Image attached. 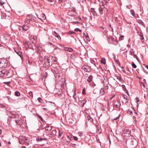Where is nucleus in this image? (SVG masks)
<instances>
[{
    "mask_svg": "<svg viewBox=\"0 0 148 148\" xmlns=\"http://www.w3.org/2000/svg\"><path fill=\"white\" fill-rule=\"evenodd\" d=\"M27 139L25 136H20L19 138V143L22 144H25L28 146L29 145V143L27 141Z\"/></svg>",
    "mask_w": 148,
    "mask_h": 148,
    "instance_id": "obj_1",
    "label": "nucleus"
},
{
    "mask_svg": "<svg viewBox=\"0 0 148 148\" xmlns=\"http://www.w3.org/2000/svg\"><path fill=\"white\" fill-rule=\"evenodd\" d=\"M8 65V61L5 59H2L0 61V68H5Z\"/></svg>",
    "mask_w": 148,
    "mask_h": 148,
    "instance_id": "obj_2",
    "label": "nucleus"
},
{
    "mask_svg": "<svg viewBox=\"0 0 148 148\" xmlns=\"http://www.w3.org/2000/svg\"><path fill=\"white\" fill-rule=\"evenodd\" d=\"M82 69L85 72H89L90 71V69L89 67L86 66H82Z\"/></svg>",
    "mask_w": 148,
    "mask_h": 148,
    "instance_id": "obj_3",
    "label": "nucleus"
},
{
    "mask_svg": "<svg viewBox=\"0 0 148 148\" xmlns=\"http://www.w3.org/2000/svg\"><path fill=\"white\" fill-rule=\"evenodd\" d=\"M130 133V131L129 130H127L126 132L125 131L124 132L123 134V136H125L126 138H127V137H129V136Z\"/></svg>",
    "mask_w": 148,
    "mask_h": 148,
    "instance_id": "obj_4",
    "label": "nucleus"
},
{
    "mask_svg": "<svg viewBox=\"0 0 148 148\" xmlns=\"http://www.w3.org/2000/svg\"><path fill=\"white\" fill-rule=\"evenodd\" d=\"M121 103L120 102H119L118 101L114 102V107L117 108H118L119 107Z\"/></svg>",
    "mask_w": 148,
    "mask_h": 148,
    "instance_id": "obj_5",
    "label": "nucleus"
},
{
    "mask_svg": "<svg viewBox=\"0 0 148 148\" xmlns=\"http://www.w3.org/2000/svg\"><path fill=\"white\" fill-rule=\"evenodd\" d=\"M90 12L92 13V14L94 16H96L97 15V13L95 10V9L93 8H91L90 9Z\"/></svg>",
    "mask_w": 148,
    "mask_h": 148,
    "instance_id": "obj_6",
    "label": "nucleus"
},
{
    "mask_svg": "<svg viewBox=\"0 0 148 148\" xmlns=\"http://www.w3.org/2000/svg\"><path fill=\"white\" fill-rule=\"evenodd\" d=\"M49 61H45V63L44 64V66L45 68H48L49 67Z\"/></svg>",
    "mask_w": 148,
    "mask_h": 148,
    "instance_id": "obj_7",
    "label": "nucleus"
},
{
    "mask_svg": "<svg viewBox=\"0 0 148 148\" xmlns=\"http://www.w3.org/2000/svg\"><path fill=\"white\" fill-rule=\"evenodd\" d=\"M15 122L17 125H21L22 124V122L21 120H16Z\"/></svg>",
    "mask_w": 148,
    "mask_h": 148,
    "instance_id": "obj_8",
    "label": "nucleus"
},
{
    "mask_svg": "<svg viewBox=\"0 0 148 148\" xmlns=\"http://www.w3.org/2000/svg\"><path fill=\"white\" fill-rule=\"evenodd\" d=\"M102 5L104 6V7L106 8L107 7L106 4L107 3V1L106 0H103L101 2Z\"/></svg>",
    "mask_w": 148,
    "mask_h": 148,
    "instance_id": "obj_9",
    "label": "nucleus"
},
{
    "mask_svg": "<svg viewBox=\"0 0 148 148\" xmlns=\"http://www.w3.org/2000/svg\"><path fill=\"white\" fill-rule=\"evenodd\" d=\"M108 39L109 41L111 42H114L115 40L112 36H110L108 37Z\"/></svg>",
    "mask_w": 148,
    "mask_h": 148,
    "instance_id": "obj_10",
    "label": "nucleus"
},
{
    "mask_svg": "<svg viewBox=\"0 0 148 148\" xmlns=\"http://www.w3.org/2000/svg\"><path fill=\"white\" fill-rule=\"evenodd\" d=\"M51 129L52 127L51 126H48L46 127L45 130L46 131H48L51 130Z\"/></svg>",
    "mask_w": 148,
    "mask_h": 148,
    "instance_id": "obj_11",
    "label": "nucleus"
},
{
    "mask_svg": "<svg viewBox=\"0 0 148 148\" xmlns=\"http://www.w3.org/2000/svg\"><path fill=\"white\" fill-rule=\"evenodd\" d=\"M99 10L100 13L101 14H102L103 13V9L100 7L99 8Z\"/></svg>",
    "mask_w": 148,
    "mask_h": 148,
    "instance_id": "obj_12",
    "label": "nucleus"
},
{
    "mask_svg": "<svg viewBox=\"0 0 148 148\" xmlns=\"http://www.w3.org/2000/svg\"><path fill=\"white\" fill-rule=\"evenodd\" d=\"M65 50L71 52L73 51V49L70 48L66 47L64 48Z\"/></svg>",
    "mask_w": 148,
    "mask_h": 148,
    "instance_id": "obj_13",
    "label": "nucleus"
},
{
    "mask_svg": "<svg viewBox=\"0 0 148 148\" xmlns=\"http://www.w3.org/2000/svg\"><path fill=\"white\" fill-rule=\"evenodd\" d=\"M0 73H1L2 74V75H3H3H5L6 73V74L7 75L8 73L6 70H2L1 71H0Z\"/></svg>",
    "mask_w": 148,
    "mask_h": 148,
    "instance_id": "obj_14",
    "label": "nucleus"
},
{
    "mask_svg": "<svg viewBox=\"0 0 148 148\" xmlns=\"http://www.w3.org/2000/svg\"><path fill=\"white\" fill-rule=\"evenodd\" d=\"M53 33L55 34H54V35L56 37H57L59 39H61L60 36L55 32H54Z\"/></svg>",
    "mask_w": 148,
    "mask_h": 148,
    "instance_id": "obj_15",
    "label": "nucleus"
},
{
    "mask_svg": "<svg viewBox=\"0 0 148 148\" xmlns=\"http://www.w3.org/2000/svg\"><path fill=\"white\" fill-rule=\"evenodd\" d=\"M92 76L91 75L88 78L87 81L88 82H90L92 80Z\"/></svg>",
    "mask_w": 148,
    "mask_h": 148,
    "instance_id": "obj_16",
    "label": "nucleus"
},
{
    "mask_svg": "<svg viewBox=\"0 0 148 148\" xmlns=\"http://www.w3.org/2000/svg\"><path fill=\"white\" fill-rule=\"evenodd\" d=\"M86 102V101H85L84 100H83L82 101H79V102H80L82 104V106L83 107L85 103Z\"/></svg>",
    "mask_w": 148,
    "mask_h": 148,
    "instance_id": "obj_17",
    "label": "nucleus"
},
{
    "mask_svg": "<svg viewBox=\"0 0 148 148\" xmlns=\"http://www.w3.org/2000/svg\"><path fill=\"white\" fill-rule=\"evenodd\" d=\"M87 117V119L90 122H92L93 121V119L90 116H88Z\"/></svg>",
    "mask_w": 148,
    "mask_h": 148,
    "instance_id": "obj_18",
    "label": "nucleus"
},
{
    "mask_svg": "<svg viewBox=\"0 0 148 148\" xmlns=\"http://www.w3.org/2000/svg\"><path fill=\"white\" fill-rule=\"evenodd\" d=\"M15 95L16 96H19L20 95V93L18 91H16L15 92Z\"/></svg>",
    "mask_w": 148,
    "mask_h": 148,
    "instance_id": "obj_19",
    "label": "nucleus"
},
{
    "mask_svg": "<svg viewBox=\"0 0 148 148\" xmlns=\"http://www.w3.org/2000/svg\"><path fill=\"white\" fill-rule=\"evenodd\" d=\"M101 63H103L104 64H105L106 63V60L105 58H102L101 60Z\"/></svg>",
    "mask_w": 148,
    "mask_h": 148,
    "instance_id": "obj_20",
    "label": "nucleus"
},
{
    "mask_svg": "<svg viewBox=\"0 0 148 148\" xmlns=\"http://www.w3.org/2000/svg\"><path fill=\"white\" fill-rule=\"evenodd\" d=\"M44 60L45 61H49V58L47 56H45V57Z\"/></svg>",
    "mask_w": 148,
    "mask_h": 148,
    "instance_id": "obj_21",
    "label": "nucleus"
},
{
    "mask_svg": "<svg viewBox=\"0 0 148 148\" xmlns=\"http://www.w3.org/2000/svg\"><path fill=\"white\" fill-rule=\"evenodd\" d=\"M25 23L27 24H29L30 23V20L28 19H26L25 21Z\"/></svg>",
    "mask_w": 148,
    "mask_h": 148,
    "instance_id": "obj_22",
    "label": "nucleus"
},
{
    "mask_svg": "<svg viewBox=\"0 0 148 148\" xmlns=\"http://www.w3.org/2000/svg\"><path fill=\"white\" fill-rule=\"evenodd\" d=\"M100 93L101 95H103L104 93V91L103 89L101 88L100 91Z\"/></svg>",
    "mask_w": 148,
    "mask_h": 148,
    "instance_id": "obj_23",
    "label": "nucleus"
},
{
    "mask_svg": "<svg viewBox=\"0 0 148 148\" xmlns=\"http://www.w3.org/2000/svg\"><path fill=\"white\" fill-rule=\"evenodd\" d=\"M138 23L142 25H143L144 24V23L141 20H139L138 21Z\"/></svg>",
    "mask_w": 148,
    "mask_h": 148,
    "instance_id": "obj_24",
    "label": "nucleus"
},
{
    "mask_svg": "<svg viewBox=\"0 0 148 148\" xmlns=\"http://www.w3.org/2000/svg\"><path fill=\"white\" fill-rule=\"evenodd\" d=\"M130 11L133 16H134L135 15V12L134 10H130Z\"/></svg>",
    "mask_w": 148,
    "mask_h": 148,
    "instance_id": "obj_25",
    "label": "nucleus"
},
{
    "mask_svg": "<svg viewBox=\"0 0 148 148\" xmlns=\"http://www.w3.org/2000/svg\"><path fill=\"white\" fill-rule=\"evenodd\" d=\"M17 54L20 56V57L22 58V54L21 52L19 51L18 52H17Z\"/></svg>",
    "mask_w": 148,
    "mask_h": 148,
    "instance_id": "obj_26",
    "label": "nucleus"
},
{
    "mask_svg": "<svg viewBox=\"0 0 148 148\" xmlns=\"http://www.w3.org/2000/svg\"><path fill=\"white\" fill-rule=\"evenodd\" d=\"M30 95V96H31V97L32 98L33 97V96L32 94V92H29L28 93Z\"/></svg>",
    "mask_w": 148,
    "mask_h": 148,
    "instance_id": "obj_27",
    "label": "nucleus"
},
{
    "mask_svg": "<svg viewBox=\"0 0 148 148\" xmlns=\"http://www.w3.org/2000/svg\"><path fill=\"white\" fill-rule=\"evenodd\" d=\"M132 66L134 68H136L137 67L136 66L133 62L132 64Z\"/></svg>",
    "mask_w": 148,
    "mask_h": 148,
    "instance_id": "obj_28",
    "label": "nucleus"
},
{
    "mask_svg": "<svg viewBox=\"0 0 148 148\" xmlns=\"http://www.w3.org/2000/svg\"><path fill=\"white\" fill-rule=\"evenodd\" d=\"M79 31L80 32H82V30L80 29H79V28H75V31L77 32V31Z\"/></svg>",
    "mask_w": 148,
    "mask_h": 148,
    "instance_id": "obj_29",
    "label": "nucleus"
},
{
    "mask_svg": "<svg viewBox=\"0 0 148 148\" xmlns=\"http://www.w3.org/2000/svg\"><path fill=\"white\" fill-rule=\"evenodd\" d=\"M78 2L80 3V2L82 1L83 3L86 2V0H78Z\"/></svg>",
    "mask_w": 148,
    "mask_h": 148,
    "instance_id": "obj_30",
    "label": "nucleus"
},
{
    "mask_svg": "<svg viewBox=\"0 0 148 148\" xmlns=\"http://www.w3.org/2000/svg\"><path fill=\"white\" fill-rule=\"evenodd\" d=\"M59 134L58 135V137H59V138H60L61 136V135H62V132H61L60 131H59Z\"/></svg>",
    "mask_w": 148,
    "mask_h": 148,
    "instance_id": "obj_31",
    "label": "nucleus"
},
{
    "mask_svg": "<svg viewBox=\"0 0 148 148\" xmlns=\"http://www.w3.org/2000/svg\"><path fill=\"white\" fill-rule=\"evenodd\" d=\"M73 138L74 139L75 141L77 140L78 139V138L77 137L75 136H73Z\"/></svg>",
    "mask_w": 148,
    "mask_h": 148,
    "instance_id": "obj_32",
    "label": "nucleus"
},
{
    "mask_svg": "<svg viewBox=\"0 0 148 148\" xmlns=\"http://www.w3.org/2000/svg\"><path fill=\"white\" fill-rule=\"evenodd\" d=\"M86 90H85V88H84L82 91V94L84 95H85L86 94Z\"/></svg>",
    "mask_w": 148,
    "mask_h": 148,
    "instance_id": "obj_33",
    "label": "nucleus"
},
{
    "mask_svg": "<svg viewBox=\"0 0 148 148\" xmlns=\"http://www.w3.org/2000/svg\"><path fill=\"white\" fill-rule=\"evenodd\" d=\"M38 100L40 102H41L42 101V99L41 98L39 97L38 99Z\"/></svg>",
    "mask_w": 148,
    "mask_h": 148,
    "instance_id": "obj_34",
    "label": "nucleus"
},
{
    "mask_svg": "<svg viewBox=\"0 0 148 148\" xmlns=\"http://www.w3.org/2000/svg\"><path fill=\"white\" fill-rule=\"evenodd\" d=\"M4 3V2H3L2 1L0 0V5L2 6L3 4Z\"/></svg>",
    "mask_w": 148,
    "mask_h": 148,
    "instance_id": "obj_35",
    "label": "nucleus"
},
{
    "mask_svg": "<svg viewBox=\"0 0 148 148\" xmlns=\"http://www.w3.org/2000/svg\"><path fill=\"white\" fill-rule=\"evenodd\" d=\"M124 37V36H122L119 38V40H123L122 38Z\"/></svg>",
    "mask_w": 148,
    "mask_h": 148,
    "instance_id": "obj_36",
    "label": "nucleus"
},
{
    "mask_svg": "<svg viewBox=\"0 0 148 148\" xmlns=\"http://www.w3.org/2000/svg\"><path fill=\"white\" fill-rule=\"evenodd\" d=\"M4 83L6 84L9 85L10 83V82H4Z\"/></svg>",
    "mask_w": 148,
    "mask_h": 148,
    "instance_id": "obj_37",
    "label": "nucleus"
},
{
    "mask_svg": "<svg viewBox=\"0 0 148 148\" xmlns=\"http://www.w3.org/2000/svg\"><path fill=\"white\" fill-rule=\"evenodd\" d=\"M86 38L87 40H88L89 41H90V38L87 35Z\"/></svg>",
    "mask_w": 148,
    "mask_h": 148,
    "instance_id": "obj_38",
    "label": "nucleus"
},
{
    "mask_svg": "<svg viewBox=\"0 0 148 148\" xmlns=\"http://www.w3.org/2000/svg\"><path fill=\"white\" fill-rule=\"evenodd\" d=\"M64 83H63L61 85V87H62V88H64Z\"/></svg>",
    "mask_w": 148,
    "mask_h": 148,
    "instance_id": "obj_39",
    "label": "nucleus"
},
{
    "mask_svg": "<svg viewBox=\"0 0 148 148\" xmlns=\"http://www.w3.org/2000/svg\"><path fill=\"white\" fill-rule=\"evenodd\" d=\"M38 118H39L40 119H41V120L42 121H43V119H42V117H41L40 116H39V115H38Z\"/></svg>",
    "mask_w": 148,
    "mask_h": 148,
    "instance_id": "obj_40",
    "label": "nucleus"
},
{
    "mask_svg": "<svg viewBox=\"0 0 148 148\" xmlns=\"http://www.w3.org/2000/svg\"><path fill=\"white\" fill-rule=\"evenodd\" d=\"M136 101L137 102H138L139 101V99L137 97L136 98Z\"/></svg>",
    "mask_w": 148,
    "mask_h": 148,
    "instance_id": "obj_41",
    "label": "nucleus"
},
{
    "mask_svg": "<svg viewBox=\"0 0 148 148\" xmlns=\"http://www.w3.org/2000/svg\"><path fill=\"white\" fill-rule=\"evenodd\" d=\"M62 1V0H59L58 1V3H61Z\"/></svg>",
    "mask_w": 148,
    "mask_h": 148,
    "instance_id": "obj_42",
    "label": "nucleus"
},
{
    "mask_svg": "<svg viewBox=\"0 0 148 148\" xmlns=\"http://www.w3.org/2000/svg\"><path fill=\"white\" fill-rule=\"evenodd\" d=\"M133 119L134 120V121H136V117H135V116H133Z\"/></svg>",
    "mask_w": 148,
    "mask_h": 148,
    "instance_id": "obj_43",
    "label": "nucleus"
},
{
    "mask_svg": "<svg viewBox=\"0 0 148 148\" xmlns=\"http://www.w3.org/2000/svg\"><path fill=\"white\" fill-rule=\"evenodd\" d=\"M46 139V138H44V139H42V138H40V141H41V140H45Z\"/></svg>",
    "mask_w": 148,
    "mask_h": 148,
    "instance_id": "obj_44",
    "label": "nucleus"
},
{
    "mask_svg": "<svg viewBox=\"0 0 148 148\" xmlns=\"http://www.w3.org/2000/svg\"><path fill=\"white\" fill-rule=\"evenodd\" d=\"M23 30L24 31H26L27 30V29H26V28H22Z\"/></svg>",
    "mask_w": 148,
    "mask_h": 148,
    "instance_id": "obj_45",
    "label": "nucleus"
},
{
    "mask_svg": "<svg viewBox=\"0 0 148 148\" xmlns=\"http://www.w3.org/2000/svg\"><path fill=\"white\" fill-rule=\"evenodd\" d=\"M105 89H108V86H106L105 87Z\"/></svg>",
    "mask_w": 148,
    "mask_h": 148,
    "instance_id": "obj_46",
    "label": "nucleus"
},
{
    "mask_svg": "<svg viewBox=\"0 0 148 148\" xmlns=\"http://www.w3.org/2000/svg\"><path fill=\"white\" fill-rule=\"evenodd\" d=\"M71 34H74L75 33V32H71Z\"/></svg>",
    "mask_w": 148,
    "mask_h": 148,
    "instance_id": "obj_47",
    "label": "nucleus"
},
{
    "mask_svg": "<svg viewBox=\"0 0 148 148\" xmlns=\"http://www.w3.org/2000/svg\"><path fill=\"white\" fill-rule=\"evenodd\" d=\"M122 88H125V86L124 85H122Z\"/></svg>",
    "mask_w": 148,
    "mask_h": 148,
    "instance_id": "obj_48",
    "label": "nucleus"
},
{
    "mask_svg": "<svg viewBox=\"0 0 148 148\" xmlns=\"http://www.w3.org/2000/svg\"><path fill=\"white\" fill-rule=\"evenodd\" d=\"M118 79L120 80L121 79V77H118Z\"/></svg>",
    "mask_w": 148,
    "mask_h": 148,
    "instance_id": "obj_49",
    "label": "nucleus"
},
{
    "mask_svg": "<svg viewBox=\"0 0 148 148\" xmlns=\"http://www.w3.org/2000/svg\"><path fill=\"white\" fill-rule=\"evenodd\" d=\"M0 76H3V75H2V74L1 73H0Z\"/></svg>",
    "mask_w": 148,
    "mask_h": 148,
    "instance_id": "obj_50",
    "label": "nucleus"
},
{
    "mask_svg": "<svg viewBox=\"0 0 148 148\" xmlns=\"http://www.w3.org/2000/svg\"><path fill=\"white\" fill-rule=\"evenodd\" d=\"M73 22L75 23H78L77 21Z\"/></svg>",
    "mask_w": 148,
    "mask_h": 148,
    "instance_id": "obj_51",
    "label": "nucleus"
},
{
    "mask_svg": "<svg viewBox=\"0 0 148 148\" xmlns=\"http://www.w3.org/2000/svg\"><path fill=\"white\" fill-rule=\"evenodd\" d=\"M21 148H26V147H25V146H23L21 147Z\"/></svg>",
    "mask_w": 148,
    "mask_h": 148,
    "instance_id": "obj_52",
    "label": "nucleus"
},
{
    "mask_svg": "<svg viewBox=\"0 0 148 148\" xmlns=\"http://www.w3.org/2000/svg\"><path fill=\"white\" fill-rule=\"evenodd\" d=\"M146 68L148 69V66H145Z\"/></svg>",
    "mask_w": 148,
    "mask_h": 148,
    "instance_id": "obj_53",
    "label": "nucleus"
},
{
    "mask_svg": "<svg viewBox=\"0 0 148 148\" xmlns=\"http://www.w3.org/2000/svg\"><path fill=\"white\" fill-rule=\"evenodd\" d=\"M43 109L44 110H47V108H43Z\"/></svg>",
    "mask_w": 148,
    "mask_h": 148,
    "instance_id": "obj_54",
    "label": "nucleus"
},
{
    "mask_svg": "<svg viewBox=\"0 0 148 148\" xmlns=\"http://www.w3.org/2000/svg\"><path fill=\"white\" fill-rule=\"evenodd\" d=\"M1 132H2V131H1V130L0 129V134H1Z\"/></svg>",
    "mask_w": 148,
    "mask_h": 148,
    "instance_id": "obj_55",
    "label": "nucleus"
},
{
    "mask_svg": "<svg viewBox=\"0 0 148 148\" xmlns=\"http://www.w3.org/2000/svg\"><path fill=\"white\" fill-rule=\"evenodd\" d=\"M127 71H129V68L128 67H127Z\"/></svg>",
    "mask_w": 148,
    "mask_h": 148,
    "instance_id": "obj_56",
    "label": "nucleus"
},
{
    "mask_svg": "<svg viewBox=\"0 0 148 148\" xmlns=\"http://www.w3.org/2000/svg\"><path fill=\"white\" fill-rule=\"evenodd\" d=\"M141 39H143V36H141Z\"/></svg>",
    "mask_w": 148,
    "mask_h": 148,
    "instance_id": "obj_57",
    "label": "nucleus"
},
{
    "mask_svg": "<svg viewBox=\"0 0 148 148\" xmlns=\"http://www.w3.org/2000/svg\"><path fill=\"white\" fill-rule=\"evenodd\" d=\"M129 112L130 113H132V111H130Z\"/></svg>",
    "mask_w": 148,
    "mask_h": 148,
    "instance_id": "obj_58",
    "label": "nucleus"
},
{
    "mask_svg": "<svg viewBox=\"0 0 148 148\" xmlns=\"http://www.w3.org/2000/svg\"><path fill=\"white\" fill-rule=\"evenodd\" d=\"M123 72H125V71L124 70H123Z\"/></svg>",
    "mask_w": 148,
    "mask_h": 148,
    "instance_id": "obj_59",
    "label": "nucleus"
},
{
    "mask_svg": "<svg viewBox=\"0 0 148 148\" xmlns=\"http://www.w3.org/2000/svg\"><path fill=\"white\" fill-rule=\"evenodd\" d=\"M23 26H24V27H25V25H23Z\"/></svg>",
    "mask_w": 148,
    "mask_h": 148,
    "instance_id": "obj_60",
    "label": "nucleus"
},
{
    "mask_svg": "<svg viewBox=\"0 0 148 148\" xmlns=\"http://www.w3.org/2000/svg\"><path fill=\"white\" fill-rule=\"evenodd\" d=\"M98 1L99 2H100V0H98Z\"/></svg>",
    "mask_w": 148,
    "mask_h": 148,
    "instance_id": "obj_61",
    "label": "nucleus"
},
{
    "mask_svg": "<svg viewBox=\"0 0 148 148\" xmlns=\"http://www.w3.org/2000/svg\"><path fill=\"white\" fill-rule=\"evenodd\" d=\"M71 16H73V14H72V15H71Z\"/></svg>",
    "mask_w": 148,
    "mask_h": 148,
    "instance_id": "obj_62",
    "label": "nucleus"
},
{
    "mask_svg": "<svg viewBox=\"0 0 148 148\" xmlns=\"http://www.w3.org/2000/svg\"><path fill=\"white\" fill-rule=\"evenodd\" d=\"M39 60H41V59H40V58H39Z\"/></svg>",
    "mask_w": 148,
    "mask_h": 148,
    "instance_id": "obj_63",
    "label": "nucleus"
},
{
    "mask_svg": "<svg viewBox=\"0 0 148 148\" xmlns=\"http://www.w3.org/2000/svg\"><path fill=\"white\" fill-rule=\"evenodd\" d=\"M122 69H123V68H123V67H122Z\"/></svg>",
    "mask_w": 148,
    "mask_h": 148,
    "instance_id": "obj_64",
    "label": "nucleus"
}]
</instances>
